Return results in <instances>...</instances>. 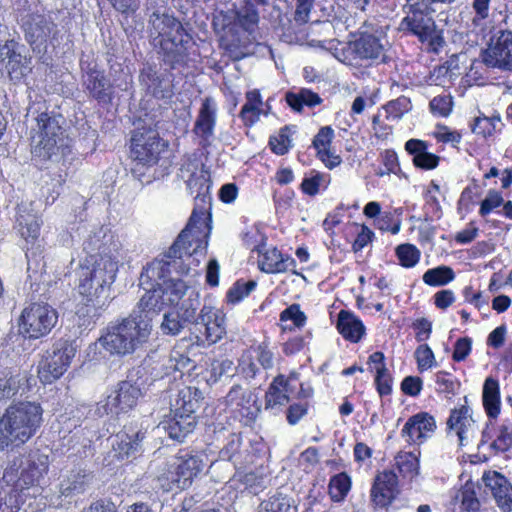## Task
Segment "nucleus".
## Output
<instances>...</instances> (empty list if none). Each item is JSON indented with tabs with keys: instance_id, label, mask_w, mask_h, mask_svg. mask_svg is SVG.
I'll use <instances>...</instances> for the list:
<instances>
[{
	"instance_id": "12",
	"label": "nucleus",
	"mask_w": 512,
	"mask_h": 512,
	"mask_svg": "<svg viewBox=\"0 0 512 512\" xmlns=\"http://www.w3.org/2000/svg\"><path fill=\"white\" fill-rule=\"evenodd\" d=\"M76 349L67 341L57 342L52 352L41 360L38 366V377L43 384H51L58 380L70 366Z\"/></svg>"
},
{
	"instance_id": "10",
	"label": "nucleus",
	"mask_w": 512,
	"mask_h": 512,
	"mask_svg": "<svg viewBox=\"0 0 512 512\" xmlns=\"http://www.w3.org/2000/svg\"><path fill=\"white\" fill-rule=\"evenodd\" d=\"M345 61L353 66H369L384 57V47L380 39L370 33L361 32L347 43L343 49Z\"/></svg>"
},
{
	"instance_id": "39",
	"label": "nucleus",
	"mask_w": 512,
	"mask_h": 512,
	"mask_svg": "<svg viewBox=\"0 0 512 512\" xmlns=\"http://www.w3.org/2000/svg\"><path fill=\"white\" fill-rule=\"evenodd\" d=\"M22 208L18 210L17 225L21 236L26 240H36L40 234L41 222L34 214L25 213Z\"/></svg>"
},
{
	"instance_id": "8",
	"label": "nucleus",
	"mask_w": 512,
	"mask_h": 512,
	"mask_svg": "<svg viewBox=\"0 0 512 512\" xmlns=\"http://www.w3.org/2000/svg\"><path fill=\"white\" fill-rule=\"evenodd\" d=\"M58 321L57 311L49 304L35 302L25 307L18 320L19 333L8 336V341L20 343L38 339L51 332Z\"/></svg>"
},
{
	"instance_id": "40",
	"label": "nucleus",
	"mask_w": 512,
	"mask_h": 512,
	"mask_svg": "<svg viewBox=\"0 0 512 512\" xmlns=\"http://www.w3.org/2000/svg\"><path fill=\"white\" fill-rule=\"evenodd\" d=\"M258 512H297V508L290 497L278 492L263 500Z\"/></svg>"
},
{
	"instance_id": "64",
	"label": "nucleus",
	"mask_w": 512,
	"mask_h": 512,
	"mask_svg": "<svg viewBox=\"0 0 512 512\" xmlns=\"http://www.w3.org/2000/svg\"><path fill=\"white\" fill-rule=\"evenodd\" d=\"M240 374L246 380L255 379L262 371L258 368L257 364L249 357H243L239 363Z\"/></svg>"
},
{
	"instance_id": "59",
	"label": "nucleus",
	"mask_w": 512,
	"mask_h": 512,
	"mask_svg": "<svg viewBox=\"0 0 512 512\" xmlns=\"http://www.w3.org/2000/svg\"><path fill=\"white\" fill-rule=\"evenodd\" d=\"M280 320H291L296 327H302L305 324L306 316L298 304H293L281 312Z\"/></svg>"
},
{
	"instance_id": "16",
	"label": "nucleus",
	"mask_w": 512,
	"mask_h": 512,
	"mask_svg": "<svg viewBox=\"0 0 512 512\" xmlns=\"http://www.w3.org/2000/svg\"><path fill=\"white\" fill-rule=\"evenodd\" d=\"M482 59L487 67L512 71V31H499L493 36Z\"/></svg>"
},
{
	"instance_id": "13",
	"label": "nucleus",
	"mask_w": 512,
	"mask_h": 512,
	"mask_svg": "<svg viewBox=\"0 0 512 512\" xmlns=\"http://www.w3.org/2000/svg\"><path fill=\"white\" fill-rule=\"evenodd\" d=\"M190 331L198 345L215 344L226 334L224 314L211 306L204 305L198 314V321Z\"/></svg>"
},
{
	"instance_id": "3",
	"label": "nucleus",
	"mask_w": 512,
	"mask_h": 512,
	"mask_svg": "<svg viewBox=\"0 0 512 512\" xmlns=\"http://www.w3.org/2000/svg\"><path fill=\"white\" fill-rule=\"evenodd\" d=\"M118 258L107 254L105 249L98 255H89L86 265L81 267L79 293L86 299V305L102 309L108 304L110 287L118 271Z\"/></svg>"
},
{
	"instance_id": "27",
	"label": "nucleus",
	"mask_w": 512,
	"mask_h": 512,
	"mask_svg": "<svg viewBox=\"0 0 512 512\" xmlns=\"http://www.w3.org/2000/svg\"><path fill=\"white\" fill-rule=\"evenodd\" d=\"M483 480L490 487L498 506L504 512L512 511V487L505 477L497 472L485 473Z\"/></svg>"
},
{
	"instance_id": "15",
	"label": "nucleus",
	"mask_w": 512,
	"mask_h": 512,
	"mask_svg": "<svg viewBox=\"0 0 512 512\" xmlns=\"http://www.w3.org/2000/svg\"><path fill=\"white\" fill-rule=\"evenodd\" d=\"M24 45L11 39L0 45V69L6 70L13 82H19L31 72V58L22 54Z\"/></svg>"
},
{
	"instance_id": "44",
	"label": "nucleus",
	"mask_w": 512,
	"mask_h": 512,
	"mask_svg": "<svg viewBox=\"0 0 512 512\" xmlns=\"http://www.w3.org/2000/svg\"><path fill=\"white\" fill-rule=\"evenodd\" d=\"M467 422H469V419L468 409L466 407H462L459 410H453L447 420L448 427L456 430L460 445H463L464 427Z\"/></svg>"
},
{
	"instance_id": "20",
	"label": "nucleus",
	"mask_w": 512,
	"mask_h": 512,
	"mask_svg": "<svg viewBox=\"0 0 512 512\" xmlns=\"http://www.w3.org/2000/svg\"><path fill=\"white\" fill-rule=\"evenodd\" d=\"M56 25L50 17L31 14L24 22L25 39L32 50L41 52Z\"/></svg>"
},
{
	"instance_id": "4",
	"label": "nucleus",
	"mask_w": 512,
	"mask_h": 512,
	"mask_svg": "<svg viewBox=\"0 0 512 512\" xmlns=\"http://www.w3.org/2000/svg\"><path fill=\"white\" fill-rule=\"evenodd\" d=\"M43 409L37 402L10 404L0 417V449L20 447L28 442L42 423Z\"/></svg>"
},
{
	"instance_id": "48",
	"label": "nucleus",
	"mask_w": 512,
	"mask_h": 512,
	"mask_svg": "<svg viewBox=\"0 0 512 512\" xmlns=\"http://www.w3.org/2000/svg\"><path fill=\"white\" fill-rule=\"evenodd\" d=\"M499 122V116H478L475 118L474 123L472 125V132L483 137L490 136L496 130V124H498Z\"/></svg>"
},
{
	"instance_id": "14",
	"label": "nucleus",
	"mask_w": 512,
	"mask_h": 512,
	"mask_svg": "<svg viewBox=\"0 0 512 512\" xmlns=\"http://www.w3.org/2000/svg\"><path fill=\"white\" fill-rule=\"evenodd\" d=\"M49 464L48 455L37 450L29 454L24 467L21 468V460H14L4 471H12L16 476L15 484L23 490L40 484L48 472Z\"/></svg>"
},
{
	"instance_id": "32",
	"label": "nucleus",
	"mask_w": 512,
	"mask_h": 512,
	"mask_svg": "<svg viewBox=\"0 0 512 512\" xmlns=\"http://www.w3.org/2000/svg\"><path fill=\"white\" fill-rule=\"evenodd\" d=\"M295 260L290 257H284L279 250L272 248L262 253L258 260V266L261 271L266 273H281L287 271L290 266H295Z\"/></svg>"
},
{
	"instance_id": "18",
	"label": "nucleus",
	"mask_w": 512,
	"mask_h": 512,
	"mask_svg": "<svg viewBox=\"0 0 512 512\" xmlns=\"http://www.w3.org/2000/svg\"><path fill=\"white\" fill-rule=\"evenodd\" d=\"M147 429L137 421H131L115 435L113 449L118 458L136 457L143 452Z\"/></svg>"
},
{
	"instance_id": "45",
	"label": "nucleus",
	"mask_w": 512,
	"mask_h": 512,
	"mask_svg": "<svg viewBox=\"0 0 512 512\" xmlns=\"http://www.w3.org/2000/svg\"><path fill=\"white\" fill-rule=\"evenodd\" d=\"M186 325L187 323L180 318L179 314L176 311H172L164 314L160 328L163 334L175 336L178 335Z\"/></svg>"
},
{
	"instance_id": "57",
	"label": "nucleus",
	"mask_w": 512,
	"mask_h": 512,
	"mask_svg": "<svg viewBox=\"0 0 512 512\" xmlns=\"http://www.w3.org/2000/svg\"><path fill=\"white\" fill-rule=\"evenodd\" d=\"M503 197L495 190H489L486 198L481 202L479 214L481 216L488 215L493 209L503 204Z\"/></svg>"
},
{
	"instance_id": "38",
	"label": "nucleus",
	"mask_w": 512,
	"mask_h": 512,
	"mask_svg": "<svg viewBox=\"0 0 512 512\" xmlns=\"http://www.w3.org/2000/svg\"><path fill=\"white\" fill-rule=\"evenodd\" d=\"M163 366L166 369V374H170L171 371L173 372H180L181 374L185 372H190L191 370H194L196 365L195 362L189 358V356L177 349L173 348L166 361L164 362Z\"/></svg>"
},
{
	"instance_id": "47",
	"label": "nucleus",
	"mask_w": 512,
	"mask_h": 512,
	"mask_svg": "<svg viewBox=\"0 0 512 512\" xmlns=\"http://www.w3.org/2000/svg\"><path fill=\"white\" fill-rule=\"evenodd\" d=\"M396 255L404 267H414L420 259V251L412 244H401L396 248Z\"/></svg>"
},
{
	"instance_id": "36",
	"label": "nucleus",
	"mask_w": 512,
	"mask_h": 512,
	"mask_svg": "<svg viewBox=\"0 0 512 512\" xmlns=\"http://www.w3.org/2000/svg\"><path fill=\"white\" fill-rule=\"evenodd\" d=\"M177 305L178 309L176 312L179 314L180 318L193 327L196 321H198L197 311L200 309L201 305L199 293L195 289L190 290L188 295Z\"/></svg>"
},
{
	"instance_id": "46",
	"label": "nucleus",
	"mask_w": 512,
	"mask_h": 512,
	"mask_svg": "<svg viewBox=\"0 0 512 512\" xmlns=\"http://www.w3.org/2000/svg\"><path fill=\"white\" fill-rule=\"evenodd\" d=\"M456 499L460 501L461 507L465 511L476 512L480 508L473 485L468 483L458 492Z\"/></svg>"
},
{
	"instance_id": "28",
	"label": "nucleus",
	"mask_w": 512,
	"mask_h": 512,
	"mask_svg": "<svg viewBox=\"0 0 512 512\" xmlns=\"http://www.w3.org/2000/svg\"><path fill=\"white\" fill-rule=\"evenodd\" d=\"M169 437L179 442L192 433L196 426V415H183L173 412V416L161 423Z\"/></svg>"
},
{
	"instance_id": "5",
	"label": "nucleus",
	"mask_w": 512,
	"mask_h": 512,
	"mask_svg": "<svg viewBox=\"0 0 512 512\" xmlns=\"http://www.w3.org/2000/svg\"><path fill=\"white\" fill-rule=\"evenodd\" d=\"M62 117L54 113L41 112L34 117L31 126V154L37 164H44L57 157L63 146Z\"/></svg>"
},
{
	"instance_id": "6",
	"label": "nucleus",
	"mask_w": 512,
	"mask_h": 512,
	"mask_svg": "<svg viewBox=\"0 0 512 512\" xmlns=\"http://www.w3.org/2000/svg\"><path fill=\"white\" fill-rule=\"evenodd\" d=\"M150 335L147 320L139 323L129 315L121 322L111 323L99 338V344L110 355L124 356L133 353Z\"/></svg>"
},
{
	"instance_id": "56",
	"label": "nucleus",
	"mask_w": 512,
	"mask_h": 512,
	"mask_svg": "<svg viewBox=\"0 0 512 512\" xmlns=\"http://www.w3.org/2000/svg\"><path fill=\"white\" fill-rule=\"evenodd\" d=\"M415 357L420 371L432 367L435 359L431 348L427 344H422L416 349Z\"/></svg>"
},
{
	"instance_id": "31",
	"label": "nucleus",
	"mask_w": 512,
	"mask_h": 512,
	"mask_svg": "<svg viewBox=\"0 0 512 512\" xmlns=\"http://www.w3.org/2000/svg\"><path fill=\"white\" fill-rule=\"evenodd\" d=\"M92 480V475L83 469H77L61 481L59 492L62 496L70 497L84 493Z\"/></svg>"
},
{
	"instance_id": "17",
	"label": "nucleus",
	"mask_w": 512,
	"mask_h": 512,
	"mask_svg": "<svg viewBox=\"0 0 512 512\" xmlns=\"http://www.w3.org/2000/svg\"><path fill=\"white\" fill-rule=\"evenodd\" d=\"M205 455L184 453L176 458L175 471L169 472L171 483L166 488L167 491L174 487L184 490L188 488L194 477H196L206 466Z\"/></svg>"
},
{
	"instance_id": "1",
	"label": "nucleus",
	"mask_w": 512,
	"mask_h": 512,
	"mask_svg": "<svg viewBox=\"0 0 512 512\" xmlns=\"http://www.w3.org/2000/svg\"><path fill=\"white\" fill-rule=\"evenodd\" d=\"M187 188L191 194L196 193L194 208L186 227L180 232L172 246L161 259H155L149 263L141 272L139 285L146 291L140 298L136 308L130 314L135 316L139 323L145 324L151 332V322L154 317L167 307L163 293L157 281L170 273V266L178 264L177 258L183 255L192 256L207 248V240L210 233V226L206 223V204L210 202V183L208 176L203 170L191 173L186 181Z\"/></svg>"
},
{
	"instance_id": "25",
	"label": "nucleus",
	"mask_w": 512,
	"mask_h": 512,
	"mask_svg": "<svg viewBox=\"0 0 512 512\" xmlns=\"http://www.w3.org/2000/svg\"><path fill=\"white\" fill-rule=\"evenodd\" d=\"M226 403L235 407L239 412L249 418L255 419L260 412L256 403V397L250 392L244 390L240 385H234L226 395Z\"/></svg>"
},
{
	"instance_id": "55",
	"label": "nucleus",
	"mask_w": 512,
	"mask_h": 512,
	"mask_svg": "<svg viewBox=\"0 0 512 512\" xmlns=\"http://www.w3.org/2000/svg\"><path fill=\"white\" fill-rule=\"evenodd\" d=\"M411 109V102L407 97H399L395 100L388 102L385 105V110L393 119L400 118L405 112Z\"/></svg>"
},
{
	"instance_id": "42",
	"label": "nucleus",
	"mask_w": 512,
	"mask_h": 512,
	"mask_svg": "<svg viewBox=\"0 0 512 512\" xmlns=\"http://www.w3.org/2000/svg\"><path fill=\"white\" fill-rule=\"evenodd\" d=\"M455 278L454 271L449 266H438L428 269L423 275V281L429 286H444Z\"/></svg>"
},
{
	"instance_id": "62",
	"label": "nucleus",
	"mask_w": 512,
	"mask_h": 512,
	"mask_svg": "<svg viewBox=\"0 0 512 512\" xmlns=\"http://www.w3.org/2000/svg\"><path fill=\"white\" fill-rule=\"evenodd\" d=\"M333 136L334 131L331 127H322L314 137L313 146L317 149L318 152L319 150H328Z\"/></svg>"
},
{
	"instance_id": "35",
	"label": "nucleus",
	"mask_w": 512,
	"mask_h": 512,
	"mask_svg": "<svg viewBox=\"0 0 512 512\" xmlns=\"http://www.w3.org/2000/svg\"><path fill=\"white\" fill-rule=\"evenodd\" d=\"M285 99L287 104L296 112H301L304 106L313 108L323 101L317 93L306 88H301L297 92L288 91Z\"/></svg>"
},
{
	"instance_id": "61",
	"label": "nucleus",
	"mask_w": 512,
	"mask_h": 512,
	"mask_svg": "<svg viewBox=\"0 0 512 512\" xmlns=\"http://www.w3.org/2000/svg\"><path fill=\"white\" fill-rule=\"evenodd\" d=\"M308 402H298L291 404L286 411V419L290 425L297 424L300 419L307 414Z\"/></svg>"
},
{
	"instance_id": "26",
	"label": "nucleus",
	"mask_w": 512,
	"mask_h": 512,
	"mask_svg": "<svg viewBox=\"0 0 512 512\" xmlns=\"http://www.w3.org/2000/svg\"><path fill=\"white\" fill-rule=\"evenodd\" d=\"M216 123V107L212 98L206 97L201 105L197 119L194 124L193 132L202 139L208 142L214 134V127Z\"/></svg>"
},
{
	"instance_id": "23",
	"label": "nucleus",
	"mask_w": 512,
	"mask_h": 512,
	"mask_svg": "<svg viewBox=\"0 0 512 512\" xmlns=\"http://www.w3.org/2000/svg\"><path fill=\"white\" fill-rule=\"evenodd\" d=\"M139 81L147 93L157 99L169 98L172 95V84L167 73H160L154 66H145L140 71Z\"/></svg>"
},
{
	"instance_id": "29",
	"label": "nucleus",
	"mask_w": 512,
	"mask_h": 512,
	"mask_svg": "<svg viewBox=\"0 0 512 512\" xmlns=\"http://www.w3.org/2000/svg\"><path fill=\"white\" fill-rule=\"evenodd\" d=\"M405 149L413 156L416 167L430 170L438 166L440 158L427 151V143L418 139H410L405 144Z\"/></svg>"
},
{
	"instance_id": "50",
	"label": "nucleus",
	"mask_w": 512,
	"mask_h": 512,
	"mask_svg": "<svg viewBox=\"0 0 512 512\" xmlns=\"http://www.w3.org/2000/svg\"><path fill=\"white\" fill-rule=\"evenodd\" d=\"M512 446V423L505 422L499 428L497 439L491 443V448L497 452H505Z\"/></svg>"
},
{
	"instance_id": "33",
	"label": "nucleus",
	"mask_w": 512,
	"mask_h": 512,
	"mask_svg": "<svg viewBox=\"0 0 512 512\" xmlns=\"http://www.w3.org/2000/svg\"><path fill=\"white\" fill-rule=\"evenodd\" d=\"M201 392L197 388L187 387L181 390L173 404V412L183 415H195L201 407Z\"/></svg>"
},
{
	"instance_id": "53",
	"label": "nucleus",
	"mask_w": 512,
	"mask_h": 512,
	"mask_svg": "<svg viewBox=\"0 0 512 512\" xmlns=\"http://www.w3.org/2000/svg\"><path fill=\"white\" fill-rule=\"evenodd\" d=\"M289 127L285 126L280 129L279 135L270 137L269 145L272 151L278 155H284L291 147V140L288 136Z\"/></svg>"
},
{
	"instance_id": "63",
	"label": "nucleus",
	"mask_w": 512,
	"mask_h": 512,
	"mask_svg": "<svg viewBox=\"0 0 512 512\" xmlns=\"http://www.w3.org/2000/svg\"><path fill=\"white\" fill-rule=\"evenodd\" d=\"M472 340L468 337L459 338L454 346L452 358L456 362L463 361L471 352Z\"/></svg>"
},
{
	"instance_id": "21",
	"label": "nucleus",
	"mask_w": 512,
	"mask_h": 512,
	"mask_svg": "<svg viewBox=\"0 0 512 512\" xmlns=\"http://www.w3.org/2000/svg\"><path fill=\"white\" fill-rule=\"evenodd\" d=\"M184 256L185 255H183L181 258L176 259L178 264L176 265V267L172 264L170 266V271L173 268L178 274L181 275L187 274L189 272V268L187 266H184L182 262ZM186 256L189 257L188 255ZM170 274L171 272L166 277H163L161 280H158L157 285L160 286L166 305L174 306L179 304V302L188 295V292L190 290L194 289L190 288L183 280L170 277Z\"/></svg>"
},
{
	"instance_id": "43",
	"label": "nucleus",
	"mask_w": 512,
	"mask_h": 512,
	"mask_svg": "<svg viewBox=\"0 0 512 512\" xmlns=\"http://www.w3.org/2000/svg\"><path fill=\"white\" fill-rule=\"evenodd\" d=\"M351 487L350 477L346 473L333 476L329 483V493L333 501H342Z\"/></svg>"
},
{
	"instance_id": "24",
	"label": "nucleus",
	"mask_w": 512,
	"mask_h": 512,
	"mask_svg": "<svg viewBox=\"0 0 512 512\" xmlns=\"http://www.w3.org/2000/svg\"><path fill=\"white\" fill-rule=\"evenodd\" d=\"M15 474L12 471H4L0 479V512H18L20 509V491L14 481Z\"/></svg>"
},
{
	"instance_id": "11",
	"label": "nucleus",
	"mask_w": 512,
	"mask_h": 512,
	"mask_svg": "<svg viewBox=\"0 0 512 512\" xmlns=\"http://www.w3.org/2000/svg\"><path fill=\"white\" fill-rule=\"evenodd\" d=\"M168 144L156 130L137 129L131 138V155L139 164L153 166L166 151Z\"/></svg>"
},
{
	"instance_id": "7",
	"label": "nucleus",
	"mask_w": 512,
	"mask_h": 512,
	"mask_svg": "<svg viewBox=\"0 0 512 512\" xmlns=\"http://www.w3.org/2000/svg\"><path fill=\"white\" fill-rule=\"evenodd\" d=\"M403 11L406 16L399 24V31L415 36L421 43H426L430 51L438 52L444 38L428 11V3L425 0H406Z\"/></svg>"
},
{
	"instance_id": "51",
	"label": "nucleus",
	"mask_w": 512,
	"mask_h": 512,
	"mask_svg": "<svg viewBox=\"0 0 512 512\" xmlns=\"http://www.w3.org/2000/svg\"><path fill=\"white\" fill-rule=\"evenodd\" d=\"M375 385L381 397L390 395L392 392V376L386 366L375 367Z\"/></svg>"
},
{
	"instance_id": "34",
	"label": "nucleus",
	"mask_w": 512,
	"mask_h": 512,
	"mask_svg": "<svg viewBox=\"0 0 512 512\" xmlns=\"http://www.w3.org/2000/svg\"><path fill=\"white\" fill-rule=\"evenodd\" d=\"M483 405L490 418H496L500 413V390L496 379L488 377L483 385Z\"/></svg>"
},
{
	"instance_id": "19",
	"label": "nucleus",
	"mask_w": 512,
	"mask_h": 512,
	"mask_svg": "<svg viewBox=\"0 0 512 512\" xmlns=\"http://www.w3.org/2000/svg\"><path fill=\"white\" fill-rule=\"evenodd\" d=\"M83 84L89 96L99 103L108 104L112 100V86L96 62L81 61Z\"/></svg>"
},
{
	"instance_id": "22",
	"label": "nucleus",
	"mask_w": 512,
	"mask_h": 512,
	"mask_svg": "<svg viewBox=\"0 0 512 512\" xmlns=\"http://www.w3.org/2000/svg\"><path fill=\"white\" fill-rule=\"evenodd\" d=\"M398 477L392 470L376 475L371 488V499L378 507L389 506L399 494Z\"/></svg>"
},
{
	"instance_id": "9",
	"label": "nucleus",
	"mask_w": 512,
	"mask_h": 512,
	"mask_svg": "<svg viewBox=\"0 0 512 512\" xmlns=\"http://www.w3.org/2000/svg\"><path fill=\"white\" fill-rule=\"evenodd\" d=\"M144 368L137 367L131 370L127 378L118 383L115 395L107 397L105 403L99 404L97 412L99 415L128 412L133 409L142 396L144 381H140Z\"/></svg>"
},
{
	"instance_id": "49",
	"label": "nucleus",
	"mask_w": 512,
	"mask_h": 512,
	"mask_svg": "<svg viewBox=\"0 0 512 512\" xmlns=\"http://www.w3.org/2000/svg\"><path fill=\"white\" fill-rule=\"evenodd\" d=\"M234 363L229 359L215 360L211 363L209 369V378L207 379L210 383H216L222 376H231L233 374Z\"/></svg>"
},
{
	"instance_id": "52",
	"label": "nucleus",
	"mask_w": 512,
	"mask_h": 512,
	"mask_svg": "<svg viewBox=\"0 0 512 512\" xmlns=\"http://www.w3.org/2000/svg\"><path fill=\"white\" fill-rule=\"evenodd\" d=\"M19 389V380L10 373L2 372L0 375V401L14 396Z\"/></svg>"
},
{
	"instance_id": "60",
	"label": "nucleus",
	"mask_w": 512,
	"mask_h": 512,
	"mask_svg": "<svg viewBox=\"0 0 512 512\" xmlns=\"http://www.w3.org/2000/svg\"><path fill=\"white\" fill-rule=\"evenodd\" d=\"M402 436L409 443H417L420 444L425 436L419 430V426H417L412 418H409L405 423L402 429Z\"/></svg>"
},
{
	"instance_id": "58",
	"label": "nucleus",
	"mask_w": 512,
	"mask_h": 512,
	"mask_svg": "<svg viewBox=\"0 0 512 512\" xmlns=\"http://www.w3.org/2000/svg\"><path fill=\"white\" fill-rule=\"evenodd\" d=\"M325 176L317 171H312L310 177H305L301 183V189L303 193L314 196L319 192L321 182Z\"/></svg>"
},
{
	"instance_id": "41",
	"label": "nucleus",
	"mask_w": 512,
	"mask_h": 512,
	"mask_svg": "<svg viewBox=\"0 0 512 512\" xmlns=\"http://www.w3.org/2000/svg\"><path fill=\"white\" fill-rule=\"evenodd\" d=\"M395 465L403 478L412 480L419 474V459L413 452H399L395 457Z\"/></svg>"
},
{
	"instance_id": "2",
	"label": "nucleus",
	"mask_w": 512,
	"mask_h": 512,
	"mask_svg": "<svg viewBox=\"0 0 512 512\" xmlns=\"http://www.w3.org/2000/svg\"><path fill=\"white\" fill-rule=\"evenodd\" d=\"M145 14L151 44L159 48L163 62L171 69L185 65L191 37L182 23L167 13L163 0H146Z\"/></svg>"
},
{
	"instance_id": "54",
	"label": "nucleus",
	"mask_w": 512,
	"mask_h": 512,
	"mask_svg": "<svg viewBox=\"0 0 512 512\" xmlns=\"http://www.w3.org/2000/svg\"><path fill=\"white\" fill-rule=\"evenodd\" d=\"M452 105L453 101L450 95H439L430 101L429 107L433 114L446 117L452 111Z\"/></svg>"
},
{
	"instance_id": "37",
	"label": "nucleus",
	"mask_w": 512,
	"mask_h": 512,
	"mask_svg": "<svg viewBox=\"0 0 512 512\" xmlns=\"http://www.w3.org/2000/svg\"><path fill=\"white\" fill-rule=\"evenodd\" d=\"M283 382V375H278L274 378L265 394V409L279 410L282 406L287 404L290 400L288 394L283 392L281 385Z\"/></svg>"
},
{
	"instance_id": "30",
	"label": "nucleus",
	"mask_w": 512,
	"mask_h": 512,
	"mask_svg": "<svg viewBox=\"0 0 512 512\" xmlns=\"http://www.w3.org/2000/svg\"><path fill=\"white\" fill-rule=\"evenodd\" d=\"M337 329L346 340L353 343L359 342L365 333L362 321L346 310L338 313Z\"/></svg>"
}]
</instances>
